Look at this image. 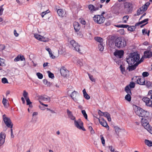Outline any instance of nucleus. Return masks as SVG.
Listing matches in <instances>:
<instances>
[{
    "label": "nucleus",
    "mask_w": 152,
    "mask_h": 152,
    "mask_svg": "<svg viewBox=\"0 0 152 152\" xmlns=\"http://www.w3.org/2000/svg\"><path fill=\"white\" fill-rule=\"evenodd\" d=\"M120 68L121 72H122L123 74H124V72L125 71V67L122 65H121L120 66Z\"/></svg>",
    "instance_id": "50"
},
{
    "label": "nucleus",
    "mask_w": 152,
    "mask_h": 152,
    "mask_svg": "<svg viewBox=\"0 0 152 152\" xmlns=\"http://www.w3.org/2000/svg\"><path fill=\"white\" fill-rule=\"evenodd\" d=\"M101 139L102 144L103 145H104L105 144V141L104 137L102 135H100Z\"/></svg>",
    "instance_id": "49"
},
{
    "label": "nucleus",
    "mask_w": 152,
    "mask_h": 152,
    "mask_svg": "<svg viewBox=\"0 0 152 152\" xmlns=\"http://www.w3.org/2000/svg\"><path fill=\"white\" fill-rule=\"evenodd\" d=\"M70 44L72 46L73 50L78 52L80 53H81V50L79 48L80 45L74 40H72L71 41Z\"/></svg>",
    "instance_id": "6"
},
{
    "label": "nucleus",
    "mask_w": 152,
    "mask_h": 152,
    "mask_svg": "<svg viewBox=\"0 0 152 152\" xmlns=\"http://www.w3.org/2000/svg\"><path fill=\"white\" fill-rule=\"evenodd\" d=\"M93 19L94 21L98 24L103 23L105 20V18L102 15H95Z\"/></svg>",
    "instance_id": "5"
},
{
    "label": "nucleus",
    "mask_w": 152,
    "mask_h": 152,
    "mask_svg": "<svg viewBox=\"0 0 152 152\" xmlns=\"http://www.w3.org/2000/svg\"><path fill=\"white\" fill-rule=\"evenodd\" d=\"M151 83L149 81H147L146 84H145L146 86L148 87H149L151 86Z\"/></svg>",
    "instance_id": "57"
},
{
    "label": "nucleus",
    "mask_w": 152,
    "mask_h": 152,
    "mask_svg": "<svg viewBox=\"0 0 152 152\" xmlns=\"http://www.w3.org/2000/svg\"><path fill=\"white\" fill-rule=\"evenodd\" d=\"M34 37L40 41L46 42L48 41V38L42 37L38 34H34Z\"/></svg>",
    "instance_id": "8"
},
{
    "label": "nucleus",
    "mask_w": 152,
    "mask_h": 152,
    "mask_svg": "<svg viewBox=\"0 0 152 152\" xmlns=\"http://www.w3.org/2000/svg\"><path fill=\"white\" fill-rule=\"evenodd\" d=\"M142 58H141L139 62H136L135 64L131 66L129 65L128 67H127V69H128L129 71H130L134 70L136 68L137 66L142 61Z\"/></svg>",
    "instance_id": "10"
},
{
    "label": "nucleus",
    "mask_w": 152,
    "mask_h": 152,
    "mask_svg": "<svg viewBox=\"0 0 152 152\" xmlns=\"http://www.w3.org/2000/svg\"><path fill=\"white\" fill-rule=\"evenodd\" d=\"M143 126L144 128L149 132L151 134H152V128L151 126H150V125L149 123L145 124H143Z\"/></svg>",
    "instance_id": "16"
},
{
    "label": "nucleus",
    "mask_w": 152,
    "mask_h": 152,
    "mask_svg": "<svg viewBox=\"0 0 152 152\" xmlns=\"http://www.w3.org/2000/svg\"><path fill=\"white\" fill-rule=\"evenodd\" d=\"M49 53L50 55V57L54 59L55 58V56L52 54L51 52H49Z\"/></svg>",
    "instance_id": "61"
},
{
    "label": "nucleus",
    "mask_w": 152,
    "mask_h": 152,
    "mask_svg": "<svg viewBox=\"0 0 152 152\" xmlns=\"http://www.w3.org/2000/svg\"><path fill=\"white\" fill-rule=\"evenodd\" d=\"M14 34L15 36L16 37H18L19 35L17 33V31L15 30H14Z\"/></svg>",
    "instance_id": "64"
},
{
    "label": "nucleus",
    "mask_w": 152,
    "mask_h": 152,
    "mask_svg": "<svg viewBox=\"0 0 152 152\" xmlns=\"http://www.w3.org/2000/svg\"><path fill=\"white\" fill-rule=\"evenodd\" d=\"M40 99L44 101H50V98L48 96L45 97L43 96H41L40 97Z\"/></svg>",
    "instance_id": "28"
},
{
    "label": "nucleus",
    "mask_w": 152,
    "mask_h": 152,
    "mask_svg": "<svg viewBox=\"0 0 152 152\" xmlns=\"http://www.w3.org/2000/svg\"><path fill=\"white\" fill-rule=\"evenodd\" d=\"M109 149H110L111 152H115V149L114 148H113L112 146H109L108 147Z\"/></svg>",
    "instance_id": "58"
},
{
    "label": "nucleus",
    "mask_w": 152,
    "mask_h": 152,
    "mask_svg": "<svg viewBox=\"0 0 152 152\" xmlns=\"http://www.w3.org/2000/svg\"><path fill=\"white\" fill-rule=\"evenodd\" d=\"M130 88L127 86L125 88V91L128 94H132Z\"/></svg>",
    "instance_id": "31"
},
{
    "label": "nucleus",
    "mask_w": 152,
    "mask_h": 152,
    "mask_svg": "<svg viewBox=\"0 0 152 152\" xmlns=\"http://www.w3.org/2000/svg\"><path fill=\"white\" fill-rule=\"evenodd\" d=\"M142 8H140L137 11V15H139L140 14L142 13V10L141 9Z\"/></svg>",
    "instance_id": "51"
},
{
    "label": "nucleus",
    "mask_w": 152,
    "mask_h": 152,
    "mask_svg": "<svg viewBox=\"0 0 152 152\" xmlns=\"http://www.w3.org/2000/svg\"><path fill=\"white\" fill-rule=\"evenodd\" d=\"M127 86H128V87L131 88H133L135 87V83H134L132 82L130 83V84Z\"/></svg>",
    "instance_id": "47"
},
{
    "label": "nucleus",
    "mask_w": 152,
    "mask_h": 152,
    "mask_svg": "<svg viewBox=\"0 0 152 152\" xmlns=\"http://www.w3.org/2000/svg\"><path fill=\"white\" fill-rule=\"evenodd\" d=\"M74 124L75 126L78 129H81L83 131L85 129L83 128V123L80 119H78L77 121L75 119L74 120Z\"/></svg>",
    "instance_id": "7"
},
{
    "label": "nucleus",
    "mask_w": 152,
    "mask_h": 152,
    "mask_svg": "<svg viewBox=\"0 0 152 152\" xmlns=\"http://www.w3.org/2000/svg\"><path fill=\"white\" fill-rule=\"evenodd\" d=\"M2 82L3 83H8V82L7 79L5 77L3 78L1 80Z\"/></svg>",
    "instance_id": "52"
},
{
    "label": "nucleus",
    "mask_w": 152,
    "mask_h": 152,
    "mask_svg": "<svg viewBox=\"0 0 152 152\" xmlns=\"http://www.w3.org/2000/svg\"><path fill=\"white\" fill-rule=\"evenodd\" d=\"M77 64L80 66L83 65V60L82 59H78L77 60Z\"/></svg>",
    "instance_id": "36"
},
{
    "label": "nucleus",
    "mask_w": 152,
    "mask_h": 152,
    "mask_svg": "<svg viewBox=\"0 0 152 152\" xmlns=\"http://www.w3.org/2000/svg\"><path fill=\"white\" fill-rule=\"evenodd\" d=\"M94 39L96 41L100 43H102L103 42V39L99 37H95Z\"/></svg>",
    "instance_id": "34"
},
{
    "label": "nucleus",
    "mask_w": 152,
    "mask_h": 152,
    "mask_svg": "<svg viewBox=\"0 0 152 152\" xmlns=\"http://www.w3.org/2000/svg\"><path fill=\"white\" fill-rule=\"evenodd\" d=\"M148 20V18H146L144 20L139 22V23H137L136 24V25H138L140 24H141L143 23H144L145 22H147Z\"/></svg>",
    "instance_id": "41"
},
{
    "label": "nucleus",
    "mask_w": 152,
    "mask_h": 152,
    "mask_svg": "<svg viewBox=\"0 0 152 152\" xmlns=\"http://www.w3.org/2000/svg\"><path fill=\"white\" fill-rule=\"evenodd\" d=\"M99 122L100 124L103 126L105 127H107L108 128V129H109V127L106 121H100V120L99 119Z\"/></svg>",
    "instance_id": "22"
},
{
    "label": "nucleus",
    "mask_w": 152,
    "mask_h": 152,
    "mask_svg": "<svg viewBox=\"0 0 152 152\" xmlns=\"http://www.w3.org/2000/svg\"><path fill=\"white\" fill-rule=\"evenodd\" d=\"M124 8L129 12L132 11V9L131 4L128 2H126L124 4Z\"/></svg>",
    "instance_id": "11"
},
{
    "label": "nucleus",
    "mask_w": 152,
    "mask_h": 152,
    "mask_svg": "<svg viewBox=\"0 0 152 152\" xmlns=\"http://www.w3.org/2000/svg\"><path fill=\"white\" fill-rule=\"evenodd\" d=\"M130 94H127L126 95L125 97V99L128 102L130 101L131 99Z\"/></svg>",
    "instance_id": "33"
},
{
    "label": "nucleus",
    "mask_w": 152,
    "mask_h": 152,
    "mask_svg": "<svg viewBox=\"0 0 152 152\" xmlns=\"http://www.w3.org/2000/svg\"><path fill=\"white\" fill-rule=\"evenodd\" d=\"M79 95V94L77 91H74L71 94V96L75 101L76 102L77 100L78 96Z\"/></svg>",
    "instance_id": "13"
},
{
    "label": "nucleus",
    "mask_w": 152,
    "mask_h": 152,
    "mask_svg": "<svg viewBox=\"0 0 152 152\" xmlns=\"http://www.w3.org/2000/svg\"><path fill=\"white\" fill-rule=\"evenodd\" d=\"M104 113L102 112L100 110L98 111V114L101 116L103 115V113Z\"/></svg>",
    "instance_id": "63"
},
{
    "label": "nucleus",
    "mask_w": 152,
    "mask_h": 152,
    "mask_svg": "<svg viewBox=\"0 0 152 152\" xmlns=\"http://www.w3.org/2000/svg\"><path fill=\"white\" fill-rule=\"evenodd\" d=\"M88 129L90 131V132L91 134H94V131L91 126H89Z\"/></svg>",
    "instance_id": "54"
},
{
    "label": "nucleus",
    "mask_w": 152,
    "mask_h": 152,
    "mask_svg": "<svg viewBox=\"0 0 152 152\" xmlns=\"http://www.w3.org/2000/svg\"><path fill=\"white\" fill-rule=\"evenodd\" d=\"M5 47L4 45H0V50H4L5 49Z\"/></svg>",
    "instance_id": "60"
},
{
    "label": "nucleus",
    "mask_w": 152,
    "mask_h": 152,
    "mask_svg": "<svg viewBox=\"0 0 152 152\" xmlns=\"http://www.w3.org/2000/svg\"><path fill=\"white\" fill-rule=\"evenodd\" d=\"M83 96L84 98L87 99H89L90 98V96L87 93L85 89H84L83 90Z\"/></svg>",
    "instance_id": "25"
},
{
    "label": "nucleus",
    "mask_w": 152,
    "mask_h": 152,
    "mask_svg": "<svg viewBox=\"0 0 152 152\" xmlns=\"http://www.w3.org/2000/svg\"><path fill=\"white\" fill-rule=\"evenodd\" d=\"M81 112L84 118L87 120L88 118L87 115L86 113V111L85 110H82Z\"/></svg>",
    "instance_id": "43"
},
{
    "label": "nucleus",
    "mask_w": 152,
    "mask_h": 152,
    "mask_svg": "<svg viewBox=\"0 0 152 152\" xmlns=\"http://www.w3.org/2000/svg\"><path fill=\"white\" fill-rule=\"evenodd\" d=\"M2 117L3 120L6 126L8 127L12 128L13 125L10 119L7 117L5 114H4L3 115Z\"/></svg>",
    "instance_id": "4"
},
{
    "label": "nucleus",
    "mask_w": 152,
    "mask_h": 152,
    "mask_svg": "<svg viewBox=\"0 0 152 152\" xmlns=\"http://www.w3.org/2000/svg\"><path fill=\"white\" fill-rule=\"evenodd\" d=\"M73 26L74 29L76 31H79L80 28V26L79 23L77 22H75L73 24Z\"/></svg>",
    "instance_id": "20"
},
{
    "label": "nucleus",
    "mask_w": 152,
    "mask_h": 152,
    "mask_svg": "<svg viewBox=\"0 0 152 152\" xmlns=\"http://www.w3.org/2000/svg\"><path fill=\"white\" fill-rule=\"evenodd\" d=\"M57 13L59 16L62 17H63L65 14V12L61 9H58Z\"/></svg>",
    "instance_id": "21"
},
{
    "label": "nucleus",
    "mask_w": 152,
    "mask_h": 152,
    "mask_svg": "<svg viewBox=\"0 0 152 152\" xmlns=\"http://www.w3.org/2000/svg\"><path fill=\"white\" fill-rule=\"evenodd\" d=\"M149 120V119L148 117H147V118H142L141 119V122L142 126H143V124H147L148 123V120Z\"/></svg>",
    "instance_id": "23"
},
{
    "label": "nucleus",
    "mask_w": 152,
    "mask_h": 152,
    "mask_svg": "<svg viewBox=\"0 0 152 152\" xmlns=\"http://www.w3.org/2000/svg\"><path fill=\"white\" fill-rule=\"evenodd\" d=\"M116 27L118 28H127L129 27V25H119L115 26Z\"/></svg>",
    "instance_id": "35"
},
{
    "label": "nucleus",
    "mask_w": 152,
    "mask_h": 152,
    "mask_svg": "<svg viewBox=\"0 0 152 152\" xmlns=\"http://www.w3.org/2000/svg\"><path fill=\"white\" fill-rule=\"evenodd\" d=\"M8 101L5 98H4L2 100V103L3 104L4 106L5 107H7L9 105V104L8 103Z\"/></svg>",
    "instance_id": "27"
},
{
    "label": "nucleus",
    "mask_w": 152,
    "mask_h": 152,
    "mask_svg": "<svg viewBox=\"0 0 152 152\" xmlns=\"http://www.w3.org/2000/svg\"><path fill=\"white\" fill-rule=\"evenodd\" d=\"M37 76L38 78L39 79H42L43 77V75L42 74L39 72L37 73Z\"/></svg>",
    "instance_id": "48"
},
{
    "label": "nucleus",
    "mask_w": 152,
    "mask_h": 152,
    "mask_svg": "<svg viewBox=\"0 0 152 152\" xmlns=\"http://www.w3.org/2000/svg\"><path fill=\"white\" fill-rule=\"evenodd\" d=\"M152 56V53L150 51H145L144 53V57L146 58H151Z\"/></svg>",
    "instance_id": "18"
},
{
    "label": "nucleus",
    "mask_w": 152,
    "mask_h": 152,
    "mask_svg": "<svg viewBox=\"0 0 152 152\" xmlns=\"http://www.w3.org/2000/svg\"><path fill=\"white\" fill-rule=\"evenodd\" d=\"M129 16L128 15H125L123 17V20H124V23H126L128 20Z\"/></svg>",
    "instance_id": "46"
},
{
    "label": "nucleus",
    "mask_w": 152,
    "mask_h": 152,
    "mask_svg": "<svg viewBox=\"0 0 152 152\" xmlns=\"http://www.w3.org/2000/svg\"><path fill=\"white\" fill-rule=\"evenodd\" d=\"M88 7L91 11H96L98 9V8H95L94 6L92 4L89 5Z\"/></svg>",
    "instance_id": "26"
},
{
    "label": "nucleus",
    "mask_w": 152,
    "mask_h": 152,
    "mask_svg": "<svg viewBox=\"0 0 152 152\" xmlns=\"http://www.w3.org/2000/svg\"><path fill=\"white\" fill-rule=\"evenodd\" d=\"M126 45V42L125 39L123 37L117 38L115 41V45L118 48H122Z\"/></svg>",
    "instance_id": "3"
},
{
    "label": "nucleus",
    "mask_w": 152,
    "mask_h": 152,
    "mask_svg": "<svg viewBox=\"0 0 152 152\" xmlns=\"http://www.w3.org/2000/svg\"><path fill=\"white\" fill-rule=\"evenodd\" d=\"M145 142L147 145L148 146H152V142L147 140H145Z\"/></svg>",
    "instance_id": "30"
},
{
    "label": "nucleus",
    "mask_w": 152,
    "mask_h": 152,
    "mask_svg": "<svg viewBox=\"0 0 152 152\" xmlns=\"http://www.w3.org/2000/svg\"><path fill=\"white\" fill-rule=\"evenodd\" d=\"M5 61L3 59L1 58H0V66H4L5 65Z\"/></svg>",
    "instance_id": "40"
},
{
    "label": "nucleus",
    "mask_w": 152,
    "mask_h": 152,
    "mask_svg": "<svg viewBox=\"0 0 152 152\" xmlns=\"http://www.w3.org/2000/svg\"><path fill=\"white\" fill-rule=\"evenodd\" d=\"M135 29V27L134 26H132L130 27H129L128 28V30L129 31H132L134 30Z\"/></svg>",
    "instance_id": "44"
},
{
    "label": "nucleus",
    "mask_w": 152,
    "mask_h": 152,
    "mask_svg": "<svg viewBox=\"0 0 152 152\" xmlns=\"http://www.w3.org/2000/svg\"><path fill=\"white\" fill-rule=\"evenodd\" d=\"M88 75L89 76V79L92 82H95V78L93 77L92 75H91L89 74H88Z\"/></svg>",
    "instance_id": "42"
},
{
    "label": "nucleus",
    "mask_w": 152,
    "mask_h": 152,
    "mask_svg": "<svg viewBox=\"0 0 152 152\" xmlns=\"http://www.w3.org/2000/svg\"><path fill=\"white\" fill-rule=\"evenodd\" d=\"M25 99L26 100L27 105H28L29 104H32V102L30 101L29 98H26Z\"/></svg>",
    "instance_id": "59"
},
{
    "label": "nucleus",
    "mask_w": 152,
    "mask_h": 152,
    "mask_svg": "<svg viewBox=\"0 0 152 152\" xmlns=\"http://www.w3.org/2000/svg\"><path fill=\"white\" fill-rule=\"evenodd\" d=\"M140 59L139 55L136 53H131L126 58V61L129 64L132 65L135 62H137Z\"/></svg>",
    "instance_id": "2"
},
{
    "label": "nucleus",
    "mask_w": 152,
    "mask_h": 152,
    "mask_svg": "<svg viewBox=\"0 0 152 152\" xmlns=\"http://www.w3.org/2000/svg\"><path fill=\"white\" fill-rule=\"evenodd\" d=\"M142 100L144 102L146 105L148 106H151L152 105V101L148 98L144 97L142 99Z\"/></svg>",
    "instance_id": "12"
},
{
    "label": "nucleus",
    "mask_w": 152,
    "mask_h": 152,
    "mask_svg": "<svg viewBox=\"0 0 152 152\" xmlns=\"http://www.w3.org/2000/svg\"><path fill=\"white\" fill-rule=\"evenodd\" d=\"M6 135L3 133L1 132L0 134V146H1L4 142Z\"/></svg>",
    "instance_id": "15"
},
{
    "label": "nucleus",
    "mask_w": 152,
    "mask_h": 152,
    "mask_svg": "<svg viewBox=\"0 0 152 152\" xmlns=\"http://www.w3.org/2000/svg\"><path fill=\"white\" fill-rule=\"evenodd\" d=\"M136 82L137 84L140 85H143L145 84V81L144 78L143 77L141 78L138 77L137 79Z\"/></svg>",
    "instance_id": "17"
},
{
    "label": "nucleus",
    "mask_w": 152,
    "mask_h": 152,
    "mask_svg": "<svg viewBox=\"0 0 152 152\" xmlns=\"http://www.w3.org/2000/svg\"><path fill=\"white\" fill-rule=\"evenodd\" d=\"M19 55H18L16 58L14 59V61H18L20 60Z\"/></svg>",
    "instance_id": "62"
},
{
    "label": "nucleus",
    "mask_w": 152,
    "mask_h": 152,
    "mask_svg": "<svg viewBox=\"0 0 152 152\" xmlns=\"http://www.w3.org/2000/svg\"><path fill=\"white\" fill-rule=\"evenodd\" d=\"M140 8H142L141 9L142 10L143 12H144L147 10L148 7L144 5L140 7Z\"/></svg>",
    "instance_id": "53"
},
{
    "label": "nucleus",
    "mask_w": 152,
    "mask_h": 152,
    "mask_svg": "<svg viewBox=\"0 0 152 152\" xmlns=\"http://www.w3.org/2000/svg\"><path fill=\"white\" fill-rule=\"evenodd\" d=\"M114 129L116 134L118 136L119 133L121 132V129L117 126H114Z\"/></svg>",
    "instance_id": "29"
},
{
    "label": "nucleus",
    "mask_w": 152,
    "mask_h": 152,
    "mask_svg": "<svg viewBox=\"0 0 152 152\" xmlns=\"http://www.w3.org/2000/svg\"><path fill=\"white\" fill-rule=\"evenodd\" d=\"M124 51L123 50H119L114 53V55L117 57L121 58L123 56Z\"/></svg>",
    "instance_id": "14"
},
{
    "label": "nucleus",
    "mask_w": 152,
    "mask_h": 152,
    "mask_svg": "<svg viewBox=\"0 0 152 152\" xmlns=\"http://www.w3.org/2000/svg\"><path fill=\"white\" fill-rule=\"evenodd\" d=\"M103 116L107 118L109 121H111V118L110 114L107 112H104L103 113Z\"/></svg>",
    "instance_id": "24"
},
{
    "label": "nucleus",
    "mask_w": 152,
    "mask_h": 152,
    "mask_svg": "<svg viewBox=\"0 0 152 152\" xmlns=\"http://www.w3.org/2000/svg\"><path fill=\"white\" fill-rule=\"evenodd\" d=\"M69 71L64 67L63 66L60 69V72L64 77H66L69 74Z\"/></svg>",
    "instance_id": "9"
},
{
    "label": "nucleus",
    "mask_w": 152,
    "mask_h": 152,
    "mask_svg": "<svg viewBox=\"0 0 152 152\" xmlns=\"http://www.w3.org/2000/svg\"><path fill=\"white\" fill-rule=\"evenodd\" d=\"M109 45L110 47L113 48L114 46L115 43L114 42L113 40H110L109 42Z\"/></svg>",
    "instance_id": "38"
},
{
    "label": "nucleus",
    "mask_w": 152,
    "mask_h": 152,
    "mask_svg": "<svg viewBox=\"0 0 152 152\" xmlns=\"http://www.w3.org/2000/svg\"><path fill=\"white\" fill-rule=\"evenodd\" d=\"M134 112L138 116L143 118H147L149 115V113L148 112L137 106H135V107L134 108Z\"/></svg>",
    "instance_id": "1"
},
{
    "label": "nucleus",
    "mask_w": 152,
    "mask_h": 152,
    "mask_svg": "<svg viewBox=\"0 0 152 152\" xmlns=\"http://www.w3.org/2000/svg\"><path fill=\"white\" fill-rule=\"evenodd\" d=\"M47 73L48 74L49 77L52 79H53L54 77V74L51 73L50 71H48Z\"/></svg>",
    "instance_id": "37"
},
{
    "label": "nucleus",
    "mask_w": 152,
    "mask_h": 152,
    "mask_svg": "<svg viewBox=\"0 0 152 152\" xmlns=\"http://www.w3.org/2000/svg\"><path fill=\"white\" fill-rule=\"evenodd\" d=\"M149 75L148 73L147 72H144L142 73V75L144 77H147Z\"/></svg>",
    "instance_id": "56"
},
{
    "label": "nucleus",
    "mask_w": 152,
    "mask_h": 152,
    "mask_svg": "<svg viewBox=\"0 0 152 152\" xmlns=\"http://www.w3.org/2000/svg\"><path fill=\"white\" fill-rule=\"evenodd\" d=\"M98 48L100 51H102L104 49V46L103 44L100 43L98 45Z\"/></svg>",
    "instance_id": "39"
},
{
    "label": "nucleus",
    "mask_w": 152,
    "mask_h": 152,
    "mask_svg": "<svg viewBox=\"0 0 152 152\" xmlns=\"http://www.w3.org/2000/svg\"><path fill=\"white\" fill-rule=\"evenodd\" d=\"M80 23L82 24L85 25L86 24V22L84 19L83 18H80Z\"/></svg>",
    "instance_id": "55"
},
{
    "label": "nucleus",
    "mask_w": 152,
    "mask_h": 152,
    "mask_svg": "<svg viewBox=\"0 0 152 152\" xmlns=\"http://www.w3.org/2000/svg\"><path fill=\"white\" fill-rule=\"evenodd\" d=\"M67 113L69 118L71 120H75V118L73 115L72 112L68 109L67 110Z\"/></svg>",
    "instance_id": "19"
},
{
    "label": "nucleus",
    "mask_w": 152,
    "mask_h": 152,
    "mask_svg": "<svg viewBox=\"0 0 152 152\" xmlns=\"http://www.w3.org/2000/svg\"><path fill=\"white\" fill-rule=\"evenodd\" d=\"M28 93L26 92L25 90H24L23 91V96L25 99H26V98H28Z\"/></svg>",
    "instance_id": "45"
},
{
    "label": "nucleus",
    "mask_w": 152,
    "mask_h": 152,
    "mask_svg": "<svg viewBox=\"0 0 152 152\" xmlns=\"http://www.w3.org/2000/svg\"><path fill=\"white\" fill-rule=\"evenodd\" d=\"M43 82L45 84L47 85L48 86H50L52 84V83L48 82L47 80L45 79L43 80Z\"/></svg>",
    "instance_id": "32"
}]
</instances>
